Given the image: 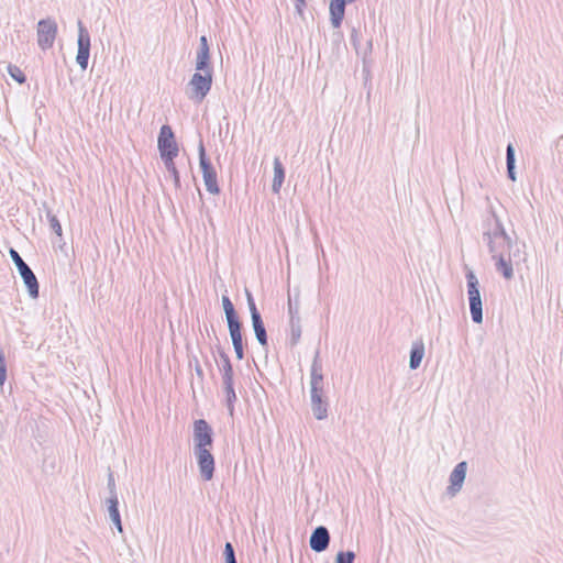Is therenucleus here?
Here are the masks:
<instances>
[{
	"label": "nucleus",
	"instance_id": "23",
	"mask_svg": "<svg viewBox=\"0 0 563 563\" xmlns=\"http://www.w3.org/2000/svg\"><path fill=\"white\" fill-rule=\"evenodd\" d=\"M222 306H223V310L225 313V319H227L228 324L240 321L239 316L235 311L234 305L232 303V301L230 300V298L228 296H222Z\"/></svg>",
	"mask_w": 563,
	"mask_h": 563
},
{
	"label": "nucleus",
	"instance_id": "26",
	"mask_svg": "<svg viewBox=\"0 0 563 563\" xmlns=\"http://www.w3.org/2000/svg\"><path fill=\"white\" fill-rule=\"evenodd\" d=\"M219 356L222 361V375L233 376V367L229 355L221 349H219Z\"/></svg>",
	"mask_w": 563,
	"mask_h": 563
},
{
	"label": "nucleus",
	"instance_id": "12",
	"mask_svg": "<svg viewBox=\"0 0 563 563\" xmlns=\"http://www.w3.org/2000/svg\"><path fill=\"white\" fill-rule=\"evenodd\" d=\"M200 476L203 481H211L214 474V456L211 449L194 450Z\"/></svg>",
	"mask_w": 563,
	"mask_h": 563
},
{
	"label": "nucleus",
	"instance_id": "17",
	"mask_svg": "<svg viewBox=\"0 0 563 563\" xmlns=\"http://www.w3.org/2000/svg\"><path fill=\"white\" fill-rule=\"evenodd\" d=\"M288 312L290 316V340L291 346H295L301 338V324L300 317L298 314V308L294 307L291 301L288 302Z\"/></svg>",
	"mask_w": 563,
	"mask_h": 563
},
{
	"label": "nucleus",
	"instance_id": "8",
	"mask_svg": "<svg viewBox=\"0 0 563 563\" xmlns=\"http://www.w3.org/2000/svg\"><path fill=\"white\" fill-rule=\"evenodd\" d=\"M78 26V38H77V55L76 63L82 70H86L88 67L89 56H90V47L91 40L90 34L87 27L84 25L81 20L77 22Z\"/></svg>",
	"mask_w": 563,
	"mask_h": 563
},
{
	"label": "nucleus",
	"instance_id": "2",
	"mask_svg": "<svg viewBox=\"0 0 563 563\" xmlns=\"http://www.w3.org/2000/svg\"><path fill=\"white\" fill-rule=\"evenodd\" d=\"M493 217L495 220L494 228H488L483 233V239L487 242L492 258H497L498 256H504L506 251H510L512 240L506 232L499 218L495 213Z\"/></svg>",
	"mask_w": 563,
	"mask_h": 563
},
{
	"label": "nucleus",
	"instance_id": "7",
	"mask_svg": "<svg viewBox=\"0 0 563 563\" xmlns=\"http://www.w3.org/2000/svg\"><path fill=\"white\" fill-rule=\"evenodd\" d=\"M247 306L251 313V320H252V328L255 334V338L260 345L266 351L268 347V336L266 332V328L263 321V318L261 316V312L258 311L254 298L247 289L245 290Z\"/></svg>",
	"mask_w": 563,
	"mask_h": 563
},
{
	"label": "nucleus",
	"instance_id": "27",
	"mask_svg": "<svg viewBox=\"0 0 563 563\" xmlns=\"http://www.w3.org/2000/svg\"><path fill=\"white\" fill-rule=\"evenodd\" d=\"M46 217L49 222L52 231L56 233L58 236H60L63 233V229L57 217L49 209L46 210Z\"/></svg>",
	"mask_w": 563,
	"mask_h": 563
},
{
	"label": "nucleus",
	"instance_id": "5",
	"mask_svg": "<svg viewBox=\"0 0 563 563\" xmlns=\"http://www.w3.org/2000/svg\"><path fill=\"white\" fill-rule=\"evenodd\" d=\"M212 75L213 69L197 70L192 75L188 84L191 89L190 99L201 102L207 97L212 87Z\"/></svg>",
	"mask_w": 563,
	"mask_h": 563
},
{
	"label": "nucleus",
	"instance_id": "9",
	"mask_svg": "<svg viewBox=\"0 0 563 563\" xmlns=\"http://www.w3.org/2000/svg\"><path fill=\"white\" fill-rule=\"evenodd\" d=\"M157 147L159 151L161 158L176 157L179 153L175 134L170 125L164 124L159 130L157 137Z\"/></svg>",
	"mask_w": 563,
	"mask_h": 563
},
{
	"label": "nucleus",
	"instance_id": "14",
	"mask_svg": "<svg viewBox=\"0 0 563 563\" xmlns=\"http://www.w3.org/2000/svg\"><path fill=\"white\" fill-rule=\"evenodd\" d=\"M467 463L462 461L455 465L452 473L450 474V486L448 487V494L454 496L459 493L463 486L466 477Z\"/></svg>",
	"mask_w": 563,
	"mask_h": 563
},
{
	"label": "nucleus",
	"instance_id": "34",
	"mask_svg": "<svg viewBox=\"0 0 563 563\" xmlns=\"http://www.w3.org/2000/svg\"><path fill=\"white\" fill-rule=\"evenodd\" d=\"M195 372L198 377H200L201 379L203 378V369H202L199 361L197 360V357H195Z\"/></svg>",
	"mask_w": 563,
	"mask_h": 563
},
{
	"label": "nucleus",
	"instance_id": "25",
	"mask_svg": "<svg viewBox=\"0 0 563 563\" xmlns=\"http://www.w3.org/2000/svg\"><path fill=\"white\" fill-rule=\"evenodd\" d=\"M106 503L108 506L110 520L120 517L118 496H109Z\"/></svg>",
	"mask_w": 563,
	"mask_h": 563
},
{
	"label": "nucleus",
	"instance_id": "11",
	"mask_svg": "<svg viewBox=\"0 0 563 563\" xmlns=\"http://www.w3.org/2000/svg\"><path fill=\"white\" fill-rule=\"evenodd\" d=\"M213 430L205 419H198L194 422V450L212 449Z\"/></svg>",
	"mask_w": 563,
	"mask_h": 563
},
{
	"label": "nucleus",
	"instance_id": "28",
	"mask_svg": "<svg viewBox=\"0 0 563 563\" xmlns=\"http://www.w3.org/2000/svg\"><path fill=\"white\" fill-rule=\"evenodd\" d=\"M8 73L19 84H24L26 81V76L24 73L15 65H8Z\"/></svg>",
	"mask_w": 563,
	"mask_h": 563
},
{
	"label": "nucleus",
	"instance_id": "3",
	"mask_svg": "<svg viewBox=\"0 0 563 563\" xmlns=\"http://www.w3.org/2000/svg\"><path fill=\"white\" fill-rule=\"evenodd\" d=\"M467 296L471 317L474 323L483 322V303L479 291V283L473 271L466 273Z\"/></svg>",
	"mask_w": 563,
	"mask_h": 563
},
{
	"label": "nucleus",
	"instance_id": "30",
	"mask_svg": "<svg viewBox=\"0 0 563 563\" xmlns=\"http://www.w3.org/2000/svg\"><path fill=\"white\" fill-rule=\"evenodd\" d=\"M225 563L238 562L235 551L231 542H227L223 551Z\"/></svg>",
	"mask_w": 563,
	"mask_h": 563
},
{
	"label": "nucleus",
	"instance_id": "18",
	"mask_svg": "<svg viewBox=\"0 0 563 563\" xmlns=\"http://www.w3.org/2000/svg\"><path fill=\"white\" fill-rule=\"evenodd\" d=\"M223 390L225 394L227 408L230 416L234 413V402L236 401V394L233 386V376L222 375Z\"/></svg>",
	"mask_w": 563,
	"mask_h": 563
},
{
	"label": "nucleus",
	"instance_id": "33",
	"mask_svg": "<svg viewBox=\"0 0 563 563\" xmlns=\"http://www.w3.org/2000/svg\"><path fill=\"white\" fill-rule=\"evenodd\" d=\"M307 5V2L306 0H295V9H296V12L300 15V16H303V8Z\"/></svg>",
	"mask_w": 563,
	"mask_h": 563
},
{
	"label": "nucleus",
	"instance_id": "15",
	"mask_svg": "<svg viewBox=\"0 0 563 563\" xmlns=\"http://www.w3.org/2000/svg\"><path fill=\"white\" fill-rule=\"evenodd\" d=\"M210 47L206 35L200 36L196 55V70L213 69L211 65Z\"/></svg>",
	"mask_w": 563,
	"mask_h": 563
},
{
	"label": "nucleus",
	"instance_id": "20",
	"mask_svg": "<svg viewBox=\"0 0 563 563\" xmlns=\"http://www.w3.org/2000/svg\"><path fill=\"white\" fill-rule=\"evenodd\" d=\"M506 166L508 178L516 181V151L512 143H508L506 147Z\"/></svg>",
	"mask_w": 563,
	"mask_h": 563
},
{
	"label": "nucleus",
	"instance_id": "24",
	"mask_svg": "<svg viewBox=\"0 0 563 563\" xmlns=\"http://www.w3.org/2000/svg\"><path fill=\"white\" fill-rule=\"evenodd\" d=\"M174 159H175V157L162 158V161L164 162V165H165L167 172L173 177V181H174L175 187L178 189V188H180V176H179V172H178V169H177V167L175 165Z\"/></svg>",
	"mask_w": 563,
	"mask_h": 563
},
{
	"label": "nucleus",
	"instance_id": "16",
	"mask_svg": "<svg viewBox=\"0 0 563 563\" xmlns=\"http://www.w3.org/2000/svg\"><path fill=\"white\" fill-rule=\"evenodd\" d=\"M229 333L232 340V345L238 360L244 358L243 345V324L241 321L228 324Z\"/></svg>",
	"mask_w": 563,
	"mask_h": 563
},
{
	"label": "nucleus",
	"instance_id": "6",
	"mask_svg": "<svg viewBox=\"0 0 563 563\" xmlns=\"http://www.w3.org/2000/svg\"><path fill=\"white\" fill-rule=\"evenodd\" d=\"M198 155H199V166L202 172V178L206 186L207 191L212 195H218L220 192V187L218 185L217 172L207 157L206 148L202 140L199 142L198 146Z\"/></svg>",
	"mask_w": 563,
	"mask_h": 563
},
{
	"label": "nucleus",
	"instance_id": "4",
	"mask_svg": "<svg viewBox=\"0 0 563 563\" xmlns=\"http://www.w3.org/2000/svg\"><path fill=\"white\" fill-rule=\"evenodd\" d=\"M9 254H10V257H11L12 262L14 263L21 278L23 279V283L27 289L29 296L33 299H36L38 297V292H40V285H38L35 274L30 268V266L23 261V258L20 256V254L16 250H14L13 247H10Z\"/></svg>",
	"mask_w": 563,
	"mask_h": 563
},
{
	"label": "nucleus",
	"instance_id": "10",
	"mask_svg": "<svg viewBox=\"0 0 563 563\" xmlns=\"http://www.w3.org/2000/svg\"><path fill=\"white\" fill-rule=\"evenodd\" d=\"M57 23L52 18L42 19L37 22V44L43 51L53 47L57 35Z\"/></svg>",
	"mask_w": 563,
	"mask_h": 563
},
{
	"label": "nucleus",
	"instance_id": "13",
	"mask_svg": "<svg viewBox=\"0 0 563 563\" xmlns=\"http://www.w3.org/2000/svg\"><path fill=\"white\" fill-rule=\"evenodd\" d=\"M309 544L312 551L320 553L325 551L330 544V532L327 527L318 526L313 529Z\"/></svg>",
	"mask_w": 563,
	"mask_h": 563
},
{
	"label": "nucleus",
	"instance_id": "29",
	"mask_svg": "<svg viewBox=\"0 0 563 563\" xmlns=\"http://www.w3.org/2000/svg\"><path fill=\"white\" fill-rule=\"evenodd\" d=\"M355 553L353 551H340L336 554L335 563H354Z\"/></svg>",
	"mask_w": 563,
	"mask_h": 563
},
{
	"label": "nucleus",
	"instance_id": "31",
	"mask_svg": "<svg viewBox=\"0 0 563 563\" xmlns=\"http://www.w3.org/2000/svg\"><path fill=\"white\" fill-rule=\"evenodd\" d=\"M7 380V364H5V356L0 347V386L4 384Z\"/></svg>",
	"mask_w": 563,
	"mask_h": 563
},
{
	"label": "nucleus",
	"instance_id": "19",
	"mask_svg": "<svg viewBox=\"0 0 563 563\" xmlns=\"http://www.w3.org/2000/svg\"><path fill=\"white\" fill-rule=\"evenodd\" d=\"M424 356V344L421 340L415 341L412 343L411 350H410V357H409V367L411 369H417Z\"/></svg>",
	"mask_w": 563,
	"mask_h": 563
},
{
	"label": "nucleus",
	"instance_id": "32",
	"mask_svg": "<svg viewBox=\"0 0 563 563\" xmlns=\"http://www.w3.org/2000/svg\"><path fill=\"white\" fill-rule=\"evenodd\" d=\"M108 489L110 496H118L117 489H115V481L112 472H109L108 474Z\"/></svg>",
	"mask_w": 563,
	"mask_h": 563
},
{
	"label": "nucleus",
	"instance_id": "35",
	"mask_svg": "<svg viewBox=\"0 0 563 563\" xmlns=\"http://www.w3.org/2000/svg\"><path fill=\"white\" fill-rule=\"evenodd\" d=\"M111 521L113 522V525L117 528V530L120 533H122L123 532V527H122L121 516L112 519Z\"/></svg>",
	"mask_w": 563,
	"mask_h": 563
},
{
	"label": "nucleus",
	"instance_id": "21",
	"mask_svg": "<svg viewBox=\"0 0 563 563\" xmlns=\"http://www.w3.org/2000/svg\"><path fill=\"white\" fill-rule=\"evenodd\" d=\"M284 180H285V168H284L282 162L279 161V158L275 157V159H274V178H273V185H272V190L274 194L279 192Z\"/></svg>",
	"mask_w": 563,
	"mask_h": 563
},
{
	"label": "nucleus",
	"instance_id": "22",
	"mask_svg": "<svg viewBox=\"0 0 563 563\" xmlns=\"http://www.w3.org/2000/svg\"><path fill=\"white\" fill-rule=\"evenodd\" d=\"M495 260V266H496V271L498 273H500L504 278L506 279H511L514 277V268H512V264H511V260H506L505 255L504 256H498L497 258H494Z\"/></svg>",
	"mask_w": 563,
	"mask_h": 563
},
{
	"label": "nucleus",
	"instance_id": "1",
	"mask_svg": "<svg viewBox=\"0 0 563 563\" xmlns=\"http://www.w3.org/2000/svg\"><path fill=\"white\" fill-rule=\"evenodd\" d=\"M310 400L311 411L317 420L328 417L329 399L324 394V379L319 351L316 352L310 369Z\"/></svg>",
	"mask_w": 563,
	"mask_h": 563
}]
</instances>
